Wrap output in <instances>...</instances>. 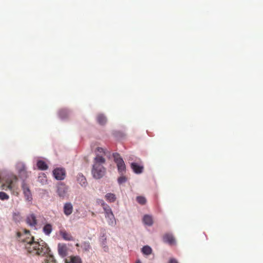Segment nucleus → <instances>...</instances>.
Listing matches in <instances>:
<instances>
[{
	"label": "nucleus",
	"instance_id": "13",
	"mask_svg": "<svg viewBox=\"0 0 263 263\" xmlns=\"http://www.w3.org/2000/svg\"><path fill=\"white\" fill-rule=\"evenodd\" d=\"M60 234L62 237V238L65 240H73V238L71 236V235L66 232V231L65 230H61L60 231Z\"/></svg>",
	"mask_w": 263,
	"mask_h": 263
},
{
	"label": "nucleus",
	"instance_id": "28",
	"mask_svg": "<svg viewBox=\"0 0 263 263\" xmlns=\"http://www.w3.org/2000/svg\"><path fill=\"white\" fill-rule=\"evenodd\" d=\"M152 249L148 246H144L142 249V252L146 255H149L152 253Z\"/></svg>",
	"mask_w": 263,
	"mask_h": 263
},
{
	"label": "nucleus",
	"instance_id": "31",
	"mask_svg": "<svg viewBox=\"0 0 263 263\" xmlns=\"http://www.w3.org/2000/svg\"><path fill=\"white\" fill-rule=\"evenodd\" d=\"M168 263H178L177 260L174 258H171L169 260Z\"/></svg>",
	"mask_w": 263,
	"mask_h": 263
},
{
	"label": "nucleus",
	"instance_id": "15",
	"mask_svg": "<svg viewBox=\"0 0 263 263\" xmlns=\"http://www.w3.org/2000/svg\"><path fill=\"white\" fill-rule=\"evenodd\" d=\"M105 218L107 223L111 226H115L116 223V221L114 217V215H106Z\"/></svg>",
	"mask_w": 263,
	"mask_h": 263
},
{
	"label": "nucleus",
	"instance_id": "5",
	"mask_svg": "<svg viewBox=\"0 0 263 263\" xmlns=\"http://www.w3.org/2000/svg\"><path fill=\"white\" fill-rule=\"evenodd\" d=\"M53 175L57 180H64L66 177V171L64 168H56L53 171Z\"/></svg>",
	"mask_w": 263,
	"mask_h": 263
},
{
	"label": "nucleus",
	"instance_id": "35",
	"mask_svg": "<svg viewBox=\"0 0 263 263\" xmlns=\"http://www.w3.org/2000/svg\"><path fill=\"white\" fill-rule=\"evenodd\" d=\"M109 214V212H106V214Z\"/></svg>",
	"mask_w": 263,
	"mask_h": 263
},
{
	"label": "nucleus",
	"instance_id": "1",
	"mask_svg": "<svg viewBox=\"0 0 263 263\" xmlns=\"http://www.w3.org/2000/svg\"><path fill=\"white\" fill-rule=\"evenodd\" d=\"M17 235L18 240L24 243L25 248L28 253L41 256L48 254L49 249L46 243L42 240L41 242L35 241L29 231L24 230L23 233L18 232Z\"/></svg>",
	"mask_w": 263,
	"mask_h": 263
},
{
	"label": "nucleus",
	"instance_id": "32",
	"mask_svg": "<svg viewBox=\"0 0 263 263\" xmlns=\"http://www.w3.org/2000/svg\"><path fill=\"white\" fill-rule=\"evenodd\" d=\"M25 171L24 169L22 170L21 171H20V174L22 173H24Z\"/></svg>",
	"mask_w": 263,
	"mask_h": 263
},
{
	"label": "nucleus",
	"instance_id": "3",
	"mask_svg": "<svg viewBox=\"0 0 263 263\" xmlns=\"http://www.w3.org/2000/svg\"><path fill=\"white\" fill-rule=\"evenodd\" d=\"M17 181V178L15 175H9L5 178V182L2 185L3 190L13 191L15 188V184Z\"/></svg>",
	"mask_w": 263,
	"mask_h": 263
},
{
	"label": "nucleus",
	"instance_id": "9",
	"mask_svg": "<svg viewBox=\"0 0 263 263\" xmlns=\"http://www.w3.org/2000/svg\"><path fill=\"white\" fill-rule=\"evenodd\" d=\"M163 240L164 242L168 243L170 245H174L176 244L175 238L174 236L170 233H166L163 236Z\"/></svg>",
	"mask_w": 263,
	"mask_h": 263
},
{
	"label": "nucleus",
	"instance_id": "34",
	"mask_svg": "<svg viewBox=\"0 0 263 263\" xmlns=\"http://www.w3.org/2000/svg\"><path fill=\"white\" fill-rule=\"evenodd\" d=\"M76 246L77 247H79V246H80V244H79V243H77V244L76 245Z\"/></svg>",
	"mask_w": 263,
	"mask_h": 263
},
{
	"label": "nucleus",
	"instance_id": "19",
	"mask_svg": "<svg viewBox=\"0 0 263 263\" xmlns=\"http://www.w3.org/2000/svg\"><path fill=\"white\" fill-rule=\"evenodd\" d=\"M72 205L70 203H66L64 206V212L65 214H71L72 212Z\"/></svg>",
	"mask_w": 263,
	"mask_h": 263
},
{
	"label": "nucleus",
	"instance_id": "11",
	"mask_svg": "<svg viewBox=\"0 0 263 263\" xmlns=\"http://www.w3.org/2000/svg\"><path fill=\"white\" fill-rule=\"evenodd\" d=\"M77 182L82 186L86 187L87 185V182L85 176L82 174H79L77 176Z\"/></svg>",
	"mask_w": 263,
	"mask_h": 263
},
{
	"label": "nucleus",
	"instance_id": "26",
	"mask_svg": "<svg viewBox=\"0 0 263 263\" xmlns=\"http://www.w3.org/2000/svg\"><path fill=\"white\" fill-rule=\"evenodd\" d=\"M43 263H56V261L52 255H48L46 256V259Z\"/></svg>",
	"mask_w": 263,
	"mask_h": 263
},
{
	"label": "nucleus",
	"instance_id": "20",
	"mask_svg": "<svg viewBox=\"0 0 263 263\" xmlns=\"http://www.w3.org/2000/svg\"><path fill=\"white\" fill-rule=\"evenodd\" d=\"M36 165L38 168L41 170H46L48 168V165L43 160H39L37 162Z\"/></svg>",
	"mask_w": 263,
	"mask_h": 263
},
{
	"label": "nucleus",
	"instance_id": "17",
	"mask_svg": "<svg viewBox=\"0 0 263 263\" xmlns=\"http://www.w3.org/2000/svg\"><path fill=\"white\" fill-rule=\"evenodd\" d=\"M143 221L144 224L148 226H152L153 223V218L149 215H145L143 217Z\"/></svg>",
	"mask_w": 263,
	"mask_h": 263
},
{
	"label": "nucleus",
	"instance_id": "10",
	"mask_svg": "<svg viewBox=\"0 0 263 263\" xmlns=\"http://www.w3.org/2000/svg\"><path fill=\"white\" fill-rule=\"evenodd\" d=\"M131 168L136 174H140L142 173L143 170V165L136 162H133L131 163Z\"/></svg>",
	"mask_w": 263,
	"mask_h": 263
},
{
	"label": "nucleus",
	"instance_id": "6",
	"mask_svg": "<svg viewBox=\"0 0 263 263\" xmlns=\"http://www.w3.org/2000/svg\"><path fill=\"white\" fill-rule=\"evenodd\" d=\"M68 187L63 183H59L57 185V192L60 197L64 198L67 195Z\"/></svg>",
	"mask_w": 263,
	"mask_h": 263
},
{
	"label": "nucleus",
	"instance_id": "30",
	"mask_svg": "<svg viewBox=\"0 0 263 263\" xmlns=\"http://www.w3.org/2000/svg\"><path fill=\"white\" fill-rule=\"evenodd\" d=\"M0 199L1 200H7L9 199V196L3 192H0Z\"/></svg>",
	"mask_w": 263,
	"mask_h": 263
},
{
	"label": "nucleus",
	"instance_id": "16",
	"mask_svg": "<svg viewBox=\"0 0 263 263\" xmlns=\"http://www.w3.org/2000/svg\"><path fill=\"white\" fill-rule=\"evenodd\" d=\"M37 181L42 185L46 184L47 182V179L45 174L43 173L40 174L37 178Z\"/></svg>",
	"mask_w": 263,
	"mask_h": 263
},
{
	"label": "nucleus",
	"instance_id": "24",
	"mask_svg": "<svg viewBox=\"0 0 263 263\" xmlns=\"http://www.w3.org/2000/svg\"><path fill=\"white\" fill-rule=\"evenodd\" d=\"M81 248L83 249V250L85 252H89L91 249V246L88 241L83 242L81 245Z\"/></svg>",
	"mask_w": 263,
	"mask_h": 263
},
{
	"label": "nucleus",
	"instance_id": "7",
	"mask_svg": "<svg viewBox=\"0 0 263 263\" xmlns=\"http://www.w3.org/2000/svg\"><path fill=\"white\" fill-rule=\"evenodd\" d=\"M22 187L23 191V194L27 200L31 201L32 199V194L29 187V186L23 182Z\"/></svg>",
	"mask_w": 263,
	"mask_h": 263
},
{
	"label": "nucleus",
	"instance_id": "2",
	"mask_svg": "<svg viewBox=\"0 0 263 263\" xmlns=\"http://www.w3.org/2000/svg\"><path fill=\"white\" fill-rule=\"evenodd\" d=\"M105 163V159L101 156L97 155L94 158L91 173L95 178L100 179L104 175L106 170L103 164Z\"/></svg>",
	"mask_w": 263,
	"mask_h": 263
},
{
	"label": "nucleus",
	"instance_id": "22",
	"mask_svg": "<svg viewBox=\"0 0 263 263\" xmlns=\"http://www.w3.org/2000/svg\"><path fill=\"white\" fill-rule=\"evenodd\" d=\"M52 230V226L50 224H46L43 227L44 233L47 235H49Z\"/></svg>",
	"mask_w": 263,
	"mask_h": 263
},
{
	"label": "nucleus",
	"instance_id": "33",
	"mask_svg": "<svg viewBox=\"0 0 263 263\" xmlns=\"http://www.w3.org/2000/svg\"><path fill=\"white\" fill-rule=\"evenodd\" d=\"M136 263H141L140 260H137Z\"/></svg>",
	"mask_w": 263,
	"mask_h": 263
},
{
	"label": "nucleus",
	"instance_id": "4",
	"mask_svg": "<svg viewBox=\"0 0 263 263\" xmlns=\"http://www.w3.org/2000/svg\"><path fill=\"white\" fill-rule=\"evenodd\" d=\"M113 157L117 164L119 173L121 175H124L126 172V166L123 159L117 153L114 154Z\"/></svg>",
	"mask_w": 263,
	"mask_h": 263
},
{
	"label": "nucleus",
	"instance_id": "18",
	"mask_svg": "<svg viewBox=\"0 0 263 263\" xmlns=\"http://www.w3.org/2000/svg\"><path fill=\"white\" fill-rule=\"evenodd\" d=\"M69 112L67 109H61L59 112V115L61 119H66L69 116Z\"/></svg>",
	"mask_w": 263,
	"mask_h": 263
},
{
	"label": "nucleus",
	"instance_id": "14",
	"mask_svg": "<svg viewBox=\"0 0 263 263\" xmlns=\"http://www.w3.org/2000/svg\"><path fill=\"white\" fill-rule=\"evenodd\" d=\"M58 252L59 254L62 257H65L67 255V247L64 245H59L58 246Z\"/></svg>",
	"mask_w": 263,
	"mask_h": 263
},
{
	"label": "nucleus",
	"instance_id": "8",
	"mask_svg": "<svg viewBox=\"0 0 263 263\" xmlns=\"http://www.w3.org/2000/svg\"><path fill=\"white\" fill-rule=\"evenodd\" d=\"M38 217L35 216L34 215H29L26 219V222L27 224L30 227H35L39 219Z\"/></svg>",
	"mask_w": 263,
	"mask_h": 263
},
{
	"label": "nucleus",
	"instance_id": "25",
	"mask_svg": "<svg viewBox=\"0 0 263 263\" xmlns=\"http://www.w3.org/2000/svg\"><path fill=\"white\" fill-rule=\"evenodd\" d=\"M105 198L106 200L110 202H114L116 199L115 195L112 193H107L105 195Z\"/></svg>",
	"mask_w": 263,
	"mask_h": 263
},
{
	"label": "nucleus",
	"instance_id": "29",
	"mask_svg": "<svg viewBox=\"0 0 263 263\" xmlns=\"http://www.w3.org/2000/svg\"><path fill=\"white\" fill-rule=\"evenodd\" d=\"M127 180V178L124 176L123 175H121L120 177H119L118 179V183L119 184H122L125 182H126Z\"/></svg>",
	"mask_w": 263,
	"mask_h": 263
},
{
	"label": "nucleus",
	"instance_id": "12",
	"mask_svg": "<svg viewBox=\"0 0 263 263\" xmlns=\"http://www.w3.org/2000/svg\"><path fill=\"white\" fill-rule=\"evenodd\" d=\"M65 263H82V260L78 256H70L65 259Z\"/></svg>",
	"mask_w": 263,
	"mask_h": 263
},
{
	"label": "nucleus",
	"instance_id": "23",
	"mask_svg": "<svg viewBox=\"0 0 263 263\" xmlns=\"http://www.w3.org/2000/svg\"><path fill=\"white\" fill-rule=\"evenodd\" d=\"M137 202L140 205H145L147 202V200L144 196H138L136 197Z\"/></svg>",
	"mask_w": 263,
	"mask_h": 263
},
{
	"label": "nucleus",
	"instance_id": "21",
	"mask_svg": "<svg viewBox=\"0 0 263 263\" xmlns=\"http://www.w3.org/2000/svg\"><path fill=\"white\" fill-rule=\"evenodd\" d=\"M98 122L101 125H104L107 121L106 118L102 114H99L97 117Z\"/></svg>",
	"mask_w": 263,
	"mask_h": 263
},
{
	"label": "nucleus",
	"instance_id": "27",
	"mask_svg": "<svg viewBox=\"0 0 263 263\" xmlns=\"http://www.w3.org/2000/svg\"><path fill=\"white\" fill-rule=\"evenodd\" d=\"M96 152L97 153L96 156L97 155H99V156H101L103 157V155H106L107 152L106 151L101 147H97L96 151Z\"/></svg>",
	"mask_w": 263,
	"mask_h": 263
}]
</instances>
